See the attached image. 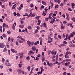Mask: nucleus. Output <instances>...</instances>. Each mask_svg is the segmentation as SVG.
<instances>
[{"label": "nucleus", "instance_id": "1", "mask_svg": "<svg viewBox=\"0 0 75 75\" xmlns=\"http://www.w3.org/2000/svg\"><path fill=\"white\" fill-rule=\"evenodd\" d=\"M48 41H47L48 43H51L52 42V38H51V37H49L48 38Z\"/></svg>", "mask_w": 75, "mask_h": 75}, {"label": "nucleus", "instance_id": "2", "mask_svg": "<svg viewBox=\"0 0 75 75\" xmlns=\"http://www.w3.org/2000/svg\"><path fill=\"white\" fill-rule=\"evenodd\" d=\"M33 54L34 52H33V51H32V50L30 51L28 53V55H33Z\"/></svg>", "mask_w": 75, "mask_h": 75}, {"label": "nucleus", "instance_id": "3", "mask_svg": "<svg viewBox=\"0 0 75 75\" xmlns=\"http://www.w3.org/2000/svg\"><path fill=\"white\" fill-rule=\"evenodd\" d=\"M0 47L1 48H3L4 47V45L3 44V43H0Z\"/></svg>", "mask_w": 75, "mask_h": 75}, {"label": "nucleus", "instance_id": "4", "mask_svg": "<svg viewBox=\"0 0 75 75\" xmlns=\"http://www.w3.org/2000/svg\"><path fill=\"white\" fill-rule=\"evenodd\" d=\"M5 65H6V66H8V67H10V66H11V64L10 63L7 62L5 63Z\"/></svg>", "mask_w": 75, "mask_h": 75}, {"label": "nucleus", "instance_id": "5", "mask_svg": "<svg viewBox=\"0 0 75 75\" xmlns=\"http://www.w3.org/2000/svg\"><path fill=\"white\" fill-rule=\"evenodd\" d=\"M3 27H5L6 28H8V26L5 23H3Z\"/></svg>", "mask_w": 75, "mask_h": 75}, {"label": "nucleus", "instance_id": "6", "mask_svg": "<svg viewBox=\"0 0 75 75\" xmlns=\"http://www.w3.org/2000/svg\"><path fill=\"white\" fill-rule=\"evenodd\" d=\"M30 16L31 17H34L35 16V14L33 13L32 14V12H30Z\"/></svg>", "mask_w": 75, "mask_h": 75}, {"label": "nucleus", "instance_id": "7", "mask_svg": "<svg viewBox=\"0 0 75 75\" xmlns=\"http://www.w3.org/2000/svg\"><path fill=\"white\" fill-rule=\"evenodd\" d=\"M11 51L13 53H16V54H17V51L15 50L14 49H11Z\"/></svg>", "mask_w": 75, "mask_h": 75}, {"label": "nucleus", "instance_id": "8", "mask_svg": "<svg viewBox=\"0 0 75 75\" xmlns=\"http://www.w3.org/2000/svg\"><path fill=\"white\" fill-rule=\"evenodd\" d=\"M31 43V42L29 40H28L27 41V44L29 46V47H30Z\"/></svg>", "mask_w": 75, "mask_h": 75}, {"label": "nucleus", "instance_id": "9", "mask_svg": "<svg viewBox=\"0 0 75 75\" xmlns=\"http://www.w3.org/2000/svg\"><path fill=\"white\" fill-rule=\"evenodd\" d=\"M54 1L56 3H57V2L58 4H60L61 3V1L60 0H54Z\"/></svg>", "mask_w": 75, "mask_h": 75}, {"label": "nucleus", "instance_id": "10", "mask_svg": "<svg viewBox=\"0 0 75 75\" xmlns=\"http://www.w3.org/2000/svg\"><path fill=\"white\" fill-rule=\"evenodd\" d=\"M32 50L33 51H35L36 50V47L35 46H33L32 47Z\"/></svg>", "mask_w": 75, "mask_h": 75}, {"label": "nucleus", "instance_id": "11", "mask_svg": "<svg viewBox=\"0 0 75 75\" xmlns=\"http://www.w3.org/2000/svg\"><path fill=\"white\" fill-rule=\"evenodd\" d=\"M68 53H67V54H66L65 55H64V57L65 58H66L67 59V58H69V56H68Z\"/></svg>", "mask_w": 75, "mask_h": 75}, {"label": "nucleus", "instance_id": "12", "mask_svg": "<svg viewBox=\"0 0 75 75\" xmlns=\"http://www.w3.org/2000/svg\"><path fill=\"white\" fill-rule=\"evenodd\" d=\"M17 71L19 74H21V69H18L17 70Z\"/></svg>", "mask_w": 75, "mask_h": 75}, {"label": "nucleus", "instance_id": "13", "mask_svg": "<svg viewBox=\"0 0 75 75\" xmlns=\"http://www.w3.org/2000/svg\"><path fill=\"white\" fill-rule=\"evenodd\" d=\"M17 55L18 56H21L22 55H23V54L22 53H18L17 54Z\"/></svg>", "mask_w": 75, "mask_h": 75}, {"label": "nucleus", "instance_id": "14", "mask_svg": "<svg viewBox=\"0 0 75 75\" xmlns=\"http://www.w3.org/2000/svg\"><path fill=\"white\" fill-rule=\"evenodd\" d=\"M40 43V42H39V41H37V42H36L35 43H34V45H37V44H39Z\"/></svg>", "mask_w": 75, "mask_h": 75}, {"label": "nucleus", "instance_id": "15", "mask_svg": "<svg viewBox=\"0 0 75 75\" xmlns=\"http://www.w3.org/2000/svg\"><path fill=\"white\" fill-rule=\"evenodd\" d=\"M49 65L50 67H53V64H52V63H50Z\"/></svg>", "mask_w": 75, "mask_h": 75}, {"label": "nucleus", "instance_id": "16", "mask_svg": "<svg viewBox=\"0 0 75 75\" xmlns=\"http://www.w3.org/2000/svg\"><path fill=\"white\" fill-rule=\"evenodd\" d=\"M69 64H70V62H68V63L66 62L65 63V66H68V65H69Z\"/></svg>", "mask_w": 75, "mask_h": 75}, {"label": "nucleus", "instance_id": "17", "mask_svg": "<svg viewBox=\"0 0 75 75\" xmlns=\"http://www.w3.org/2000/svg\"><path fill=\"white\" fill-rule=\"evenodd\" d=\"M19 27L21 28H23L24 27V25H19Z\"/></svg>", "mask_w": 75, "mask_h": 75}, {"label": "nucleus", "instance_id": "18", "mask_svg": "<svg viewBox=\"0 0 75 75\" xmlns=\"http://www.w3.org/2000/svg\"><path fill=\"white\" fill-rule=\"evenodd\" d=\"M18 38H19L20 39V40H22V39H23V38L21 36H18L17 37Z\"/></svg>", "mask_w": 75, "mask_h": 75}, {"label": "nucleus", "instance_id": "19", "mask_svg": "<svg viewBox=\"0 0 75 75\" xmlns=\"http://www.w3.org/2000/svg\"><path fill=\"white\" fill-rule=\"evenodd\" d=\"M6 51H7V49H6V47H5L3 50V52H6Z\"/></svg>", "mask_w": 75, "mask_h": 75}, {"label": "nucleus", "instance_id": "20", "mask_svg": "<svg viewBox=\"0 0 75 75\" xmlns=\"http://www.w3.org/2000/svg\"><path fill=\"white\" fill-rule=\"evenodd\" d=\"M74 35L73 34L71 33L69 35V37H74Z\"/></svg>", "mask_w": 75, "mask_h": 75}, {"label": "nucleus", "instance_id": "21", "mask_svg": "<svg viewBox=\"0 0 75 75\" xmlns=\"http://www.w3.org/2000/svg\"><path fill=\"white\" fill-rule=\"evenodd\" d=\"M42 3L43 4H44V5H46V3H45V2H44V1H42Z\"/></svg>", "mask_w": 75, "mask_h": 75}, {"label": "nucleus", "instance_id": "22", "mask_svg": "<svg viewBox=\"0 0 75 75\" xmlns=\"http://www.w3.org/2000/svg\"><path fill=\"white\" fill-rule=\"evenodd\" d=\"M2 63H4V62H5V59H4V58L2 59Z\"/></svg>", "mask_w": 75, "mask_h": 75}, {"label": "nucleus", "instance_id": "23", "mask_svg": "<svg viewBox=\"0 0 75 75\" xmlns=\"http://www.w3.org/2000/svg\"><path fill=\"white\" fill-rule=\"evenodd\" d=\"M65 28V27L64 26H61V29L62 30H64Z\"/></svg>", "mask_w": 75, "mask_h": 75}, {"label": "nucleus", "instance_id": "24", "mask_svg": "<svg viewBox=\"0 0 75 75\" xmlns=\"http://www.w3.org/2000/svg\"><path fill=\"white\" fill-rule=\"evenodd\" d=\"M26 59L28 60V61H29L30 59V57L29 56H28L26 57Z\"/></svg>", "mask_w": 75, "mask_h": 75}, {"label": "nucleus", "instance_id": "25", "mask_svg": "<svg viewBox=\"0 0 75 75\" xmlns=\"http://www.w3.org/2000/svg\"><path fill=\"white\" fill-rule=\"evenodd\" d=\"M28 30H31L32 28L30 26H29L28 27Z\"/></svg>", "mask_w": 75, "mask_h": 75}, {"label": "nucleus", "instance_id": "26", "mask_svg": "<svg viewBox=\"0 0 75 75\" xmlns=\"http://www.w3.org/2000/svg\"><path fill=\"white\" fill-rule=\"evenodd\" d=\"M66 62H69V61H71V60L70 59H66L65 60Z\"/></svg>", "mask_w": 75, "mask_h": 75}, {"label": "nucleus", "instance_id": "27", "mask_svg": "<svg viewBox=\"0 0 75 75\" xmlns=\"http://www.w3.org/2000/svg\"><path fill=\"white\" fill-rule=\"evenodd\" d=\"M44 6L43 5H42L40 8V9L42 10V9H44Z\"/></svg>", "mask_w": 75, "mask_h": 75}, {"label": "nucleus", "instance_id": "28", "mask_svg": "<svg viewBox=\"0 0 75 75\" xmlns=\"http://www.w3.org/2000/svg\"><path fill=\"white\" fill-rule=\"evenodd\" d=\"M71 20L73 21V22H75V18L74 17L72 18H71Z\"/></svg>", "mask_w": 75, "mask_h": 75}, {"label": "nucleus", "instance_id": "29", "mask_svg": "<svg viewBox=\"0 0 75 75\" xmlns=\"http://www.w3.org/2000/svg\"><path fill=\"white\" fill-rule=\"evenodd\" d=\"M40 32L41 33H45V30H41Z\"/></svg>", "mask_w": 75, "mask_h": 75}, {"label": "nucleus", "instance_id": "30", "mask_svg": "<svg viewBox=\"0 0 75 75\" xmlns=\"http://www.w3.org/2000/svg\"><path fill=\"white\" fill-rule=\"evenodd\" d=\"M35 18L37 19V20H39V19L40 18V16H36L35 17Z\"/></svg>", "mask_w": 75, "mask_h": 75}, {"label": "nucleus", "instance_id": "31", "mask_svg": "<svg viewBox=\"0 0 75 75\" xmlns=\"http://www.w3.org/2000/svg\"><path fill=\"white\" fill-rule=\"evenodd\" d=\"M67 53H68V54H71V52H66V54H67Z\"/></svg>", "mask_w": 75, "mask_h": 75}, {"label": "nucleus", "instance_id": "32", "mask_svg": "<svg viewBox=\"0 0 75 75\" xmlns=\"http://www.w3.org/2000/svg\"><path fill=\"white\" fill-rule=\"evenodd\" d=\"M27 69L28 71H30V67L28 66L27 67Z\"/></svg>", "mask_w": 75, "mask_h": 75}, {"label": "nucleus", "instance_id": "33", "mask_svg": "<svg viewBox=\"0 0 75 75\" xmlns=\"http://www.w3.org/2000/svg\"><path fill=\"white\" fill-rule=\"evenodd\" d=\"M59 7V6H58V5H56L55 6V8H58Z\"/></svg>", "mask_w": 75, "mask_h": 75}, {"label": "nucleus", "instance_id": "34", "mask_svg": "<svg viewBox=\"0 0 75 75\" xmlns=\"http://www.w3.org/2000/svg\"><path fill=\"white\" fill-rule=\"evenodd\" d=\"M19 42L21 44H22V43H23V42L20 40H19Z\"/></svg>", "mask_w": 75, "mask_h": 75}, {"label": "nucleus", "instance_id": "35", "mask_svg": "<svg viewBox=\"0 0 75 75\" xmlns=\"http://www.w3.org/2000/svg\"><path fill=\"white\" fill-rule=\"evenodd\" d=\"M43 13H42V15H43V16H45V15H46V14L45 13V11H44L43 12Z\"/></svg>", "mask_w": 75, "mask_h": 75}, {"label": "nucleus", "instance_id": "36", "mask_svg": "<svg viewBox=\"0 0 75 75\" xmlns=\"http://www.w3.org/2000/svg\"><path fill=\"white\" fill-rule=\"evenodd\" d=\"M22 41H22L23 42H25V40L23 38L22 39Z\"/></svg>", "mask_w": 75, "mask_h": 75}, {"label": "nucleus", "instance_id": "37", "mask_svg": "<svg viewBox=\"0 0 75 75\" xmlns=\"http://www.w3.org/2000/svg\"><path fill=\"white\" fill-rule=\"evenodd\" d=\"M16 45L18 46V45H18V42L17 41H16Z\"/></svg>", "mask_w": 75, "mask_h": 75}, {"label": "nucleus", "instance_id": "38", "mask_svg": "<svg viewBox=\"0 0 75 75\" xmlns=\"http://www.w3.org/2000/svg\"><path fill=\"white\" fill-rule=\"evenodd\" d=\"M23 65V64H18V67L19 68H21V65Z\"/></svg>", "mask_w": 75, "mask_h": 75}, {"label": "nucleus", "instance_id": "39", "mask_svg": "<svg viewBox=\"0 0 75 75\" xmlns=\"http://www.w3.org/2000/svg\"><path fill=\"white\" fill-rule=\"evenodd\" d=\"M7 33L8 34H11V31H10V30H8L7 31Z\"/></svg>", "mask_w": 75, "mask_h": 75}, {"label": "nucleus", "instance_id": "40", "mask_svg": "<svg viewBox=\"0 0 75 75\" xmlns=\"http://www.w3.org/2000/svg\"><path fill=\"white\" fill-rule=\"evenodd\" d=\"M45 57H44V56L42 57V62L43 61H44L45 60Z\"/></svg>", "mask_w": 75, "mask_h": 75}, {"label": "nucleus", "instance_id": "41", "mask_svg": "<svg viewBox=\"0 0 75 75\" xmlns=\"http://www.w3.org/2000/svg\"><path fill=\"white\" fill-rule=\"evenodd\" d=\"M30 7H34V5L33 4H30Z\"/></svg>", "mask_w": 75, "mask_h": 75}, {"label": "nucleus", "instance_id": "42", "mask_svg": "<svg viewBox=\"0 0 75 75\" xmlns=\"http://www.w3.org/2000/svg\"><path fill=\"white\" fill-rule=\"evenodd\" d=\"M2 36L4 38H5V37H6V34H4Z\"/></svg>", "mask_w": 75, "mask_h": 75}, {"label": "nucleus", "instance_id": "43", "mask_svg": "<svg viewBox=\"0 0 75 75\" xmlns=\"http://www.w3.org/2000/svg\"><path fill=\"white\" fill-rule=\"evenodd\" d=\"M28 15L27 14V13H25V15H23V16H28Z\"/></svg>", "mask_w": 75, "mask_h": 75}, {"label": "nucleus", "instance_id": "44", "mask_svg": "<svg viewBox=\"0 0 75 75\" xmlns=\"http://www.w3.org/2000/svg\"><path fill=\"white\" fill-rule=\"evenodd\" d=\"M69 25L71 27H72L71 28H73V26H72V24L70 23L69 24Z\"/></svg>", "mask_w": 75, "mask_h": 75}, {"label": "nucleus", "instance_id": "45", "mask_svg": "<svg viewBox=\"0 0 75 75\" xmlns=\"http://www.w3.org/2000/svg\"><path fill=\"white\" fill-rule=\"evenodd\" d=\"M12 28L14 30H15V26H14V25L12 26Z\"/></svg>", "mask_w": 75, "mask_h": 75}, {"label": "nucleus", "instance_id": "46", "mask_svg": "<svg viewBox=\"0 0 75 75\" xmlns=\"http://www.w3.org/2000/svg\"><path fill=\"white\" fill-rule=\"evenodd\" d=\"M31 58H34L35 61V60H36V59H35V57L31 56Z\"/></svg>", "mask_w": 75, "mask_h": 75}, {"label": "nucleus", "instance_id": "47", "mask_svg": "<svg viewBox=\"0 0 75 75\" xmlns=\"http://www.w3.org/2000/svg\"><path fill=\"white\" fill-rule=\"evenodd\" d=\"M37 74H38V75H39L40 74H42V72H41H41L40 71V72H38Z\"/></svg>", "mask_w": 75, "mask_h": 75}, {"label": "nucleus", "instance_id": "48", "mask_svg": "<svg viewBox=\"0 0 75 75\" xmlns=\"http://www.w3.org/2000/svg\"><path fill=\"white\" fill-rule=\"evenodd\" d=\"M8 71L10 72H12V71H13V70H12L10 68L9 69Z\"/></svg>", "mask_w": 75, "mask_h": 75}, {"label": "nucleus", "instance_id": "49", "mask_svg": "<svg viewBox=\"0 0 75 75\" xmlns=\"http://www.w3.org/2000/svg\"><path fill=\"white\" fill-rule=\"evenodd\" d=\"M13 14L14 16H17V13L16 12H14Z\"/></svg>", "mask_w": 75, "mask_h": 75}, {"label": "nucleus", "instance_id": "50", "mask_svg": "<svg viewBox=\"0 0 75 75\" xmlns=\"http://www.w3.org/2000/svg\"><path fill=\"white\" fill-rule=\"evenodd\" d=\"M37 57H38V58H40V57H41V55L40 54H38L37 55Z\"/></svg>", "mask_w": 75, "mask_h": 75}, {"label": "nucleus", "instance_id": "51", "mask_svg": "<svg viewBox=\"0 0 75 75\" xmlns=\"http://www.w3.org/2000/svg\"><path fill=\"white\" fill-rule=\"evenodd\" d=\"M38 30L36 29V30H35V32L34 34H36V33H38Z\"/></svg>", "mask_w": 75, "mask_h": 75}, {"label": "nucleus", "instance_id": "52", "mask_svg": "<svg viewBox=\"0 0 75 75\" xmlns=\"http://www.w3.org/2000/svg\"><path fill=\"white\" fill-rule=\"evenodd\" d=\"M22 8L21 7H19L18 8V10H21V9Z\"/></svg>", "mask_w": 75, "mask_h": 75}, {"label": "nucleus", "instance_id": "53", "mask_svg": "<svg viewBox=\"0 0 75 75\" xmlns=\"http://www.w3.org/2000/svg\"><path fill=\"white\" fill-rule=\"evenodd\" d=\"M1 6L2 7V8H6V7H5V6H4V5H1Z\"/></svg>", "mask_w": 75, "mask_h": 75}, {"label": "nucleus", "instance_id": "54", "mask_svg": "<svg viewBox=\"0 0 75 75\" xmlns=\"http://www.w3.org/2000/svg\"><path fill=\"white\" fill-rule=\"evenodd\" d=\"M34 44V42H31V45H32V46H33V45Z\"/></svg>", "mask_w": 75, "mask_h": 75}, {"label": "nucleus", "instance_id": "55", "mask_svg": "<svg viewBox=\"0 0 75 75\" xmlns=\"http://www.w3.org/2000/svg\"><path fill=\"white\" fill-rule=\"evenodd\" d=\"M0 67L1 69H3V66L2 65H0Z\"/></svg>", "mask_w": 75, "mask_h": 75}, {"label": "nucleus", "instance_id": "56", "mask_svg": "<svg viewBox=\"0 0 75 75\" xmlns=\"http://www.w3.org/2000/svg\"><path fill=\"white\" fill-rule=\"evenodd\" d=\"M23 55H22V56H20V59H22V58H23Z\"/></svg>", "mask_w": 75, "mask_h": 75}, {"label": "nucleus", "instance_id": "57", "mask_svg": "<svg viewBox=\"0 0 75 75\" xmlns=\"http://www.w3.org/2000/svg\"><path fill=\"white\" fill-rule=\"evenodd\" d=\"M63 6H64V4H63V3H62L60 4V6H61V7H63Z\"/></svg>", "mask_w": 75, "mask_h": 75}, {"label": "nucleus", "instance_id": "58", "mask_svg": "<svg viewBox=\"0 0 75 75\" xmlns=\"http://www.w3.org/2000/svg\"><path fill=\"white\" fill-rule=\"evenodd\" d=\"M71 47H75V45H72L71 46Z\"/></svg>", "mask_w": 75, "mask_h": 75}, {"label": "nucleus", "instance_id": "59", "mask_svg": "<svg viewBox=\"0 0 75 75\" xmlns=\"http://www.w3.org/2000/svg\"><path fill=\"white\" fill-rule=\"evenodd\" d=\"M6 62H7V63H9V60H8V59L6 60Z\"/></svg>", "mask_w": 75, "mask_h": 75}, {"label": "nucleus", "instance_id": "60", "mask_svg": "<svg viewBox=\"0 0 75 75\" xmlns=\"http://www.w3.org/2000/svg\"><path fill=\"white\" fill-rule=\"evenodd\" d=\"M45 21H48V18H45Z\"/></svg>", "mask_w": 75, "mask_h": 75}, {"label": "nucleus", "instance_id": "61", "mask_svg": "<svg viewBox=\"0 0 75 75\" xmlns=\"http://www.w3.org/2000/svg\"><path fill=\"white\" fill-rule=\"evenodd\" d=\"M58 37L59 38L61 39V36L60 35H58Z\"/></svg>", "mask_w": 75, "mask_h": 75}, {"label": "nucleus", "instance_id": "62", "mask_svg": "<svg viewBox=\"0 0 75 75\" xmlns=\"http://www.w3.org/2000/svg\"><path fill=\"white\" fill-rule=\"evenodd\" d=\"M20 22L22 24H23L24 23V22L23 21H21Z\"/></svg>", "mask_w": 75, "mask_h": 75}, {"label": "nucleus", "instance_id": "63", "mask_svg": "<svg viewBox=\"0 0 75 75\" xmlns=\"http://www.w3.org/2000/svg\"><path fill=\"white\" fill-rule=\"evenodd\" d=\"M68 10L69 11H72V9H71V8H68Z\"/></svg>", "mask_w": 75, "mask_h": 75}, {"label": "nucleus", "instance_id": "64", "mask_svg": "<svg viewBox=\"0 0 75 75\" xmlns=\"http://www.w3.org/2000/svg\"><path fill=\"white\" fill-rule=\"evenodd\" d=\"M63 24H67V22H66V21H64L63 22Z\"/></svg>", "mask_w": 75, "mask_h": 75}]
</instances>
